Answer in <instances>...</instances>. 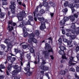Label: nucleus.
Returning a JSON list of instances; mask_svg holds the SVG:
<instances>
[{"label":"nucleus","mask_w":79,"mask_h":79,"mask_svg":"<svg viewBox=\"0 0 79 79\" xmlns=\"http://www.w3.org/2000/svg\"><path fill=\"white\" fill-rule=\"evenodd\" d=\"M0 15H1V16H0L1 18H3V17H4V16H5V13H4L1 12Z\"/></svg>","instance_id":"nucleus-43"},{"label":"nucleus","mask_w":79,"mask_h":79,"mask_svg":"<svg viewBox=\"0 0 79 79\" xmlns=\"http://www.w3.org/2000/svg\"><path fill=\"white\" fill-rule=\"evenodd\" d=\"M46 64V62L45 60H43L42 63H41V65H44Z\"/></svg>","instance_id":"nucleus-53"},{"label":"nucleus","mask_w":79,"mask_h":79,"mask_svg":"<svg viewBox=\"0 0 79 79\" xmlns=\"http://www.w3.org/2000/svg\"><path fill=\"white\" fill-rule=\"evenodd\" d=\"M30 51L31 53H35V51L32 48H30Z\"/></svg>","instance_id":"nucleus-35"},{"label":"nucleus","mask_w":79,"mask_h":79,"mask_svg":"<svg viewBox=\"0 0 79 79\" xmlns=\"http://www.w3.org/2000/svg\"><path fill=\"white\" fill-rule=\"evenodd\" d=\"M62 59H64V60H67V58H66V57L65 56H63V55H62Z\"/></svg>","instance_id":"nucleus-57"},{"label":"nucleus","mask_w":79,"mask_h":79,"mask_svg":"<svg viewBox=\"0 0 79 79\" xmlns=\"http://www.w3.org/2000/svg\"><path fill=\"white\" fill-rule=\"evenodd\" d=\"M61 63H64L65 62V60L64 59H63L62 60H61L60 61Z\"/></svg>","instance_id":"nucleus-59"},{"label":"nucleus","mask_w":79,"mask_h":79,"mask_svg":"<svg viewBox=\"0 0 79 79\" xmlns=\"http://www.w3.org/2000/svg\"><path fill=\"white\" fill-rule=\"evenodd\" d=\"M8 24L9 25H12L13 24V21L12 20H10L8 22Z\"/></svg>","instance_id":"nucleus-54"},{"label":"nucleus","mask_w":79,"mask_h":79,"mask_svg":"<svg viewBox=\"0 0 79 79\" xmlns=\"http://www.w3.org/2000/svg\"><path fill=\"white\" fill-rule=\"evenodd\" d=\"M26 15V14L25 11L24 10H23L22 12L20 13H19L17 16L19 21L20 22L23 21V17H24Z\"/></svg>","instance_id":"nucleus-5"},{"label":"nucleus","mask_w":79,"mask_h":79,"mask_svg":"<svg viewBox=\"0 0 79 79\" xmlns=\"http://www.w3.org/2000/svg\"><path fill=\"white\" fill-rule=\"evenodd\" d=\"M28 18L29 19L28 21H33V17L32 15H29L28 16Z\"/></svg>","instance_id":"nucleus-27"},{"label":"nucleus","mask_w":79,"mask_h":79,"mask_svg":"<svg viewBox=\"0 0 79 79\" xmlns=\"http://www.w3.org/2000/svg\"><path fill=\"white\" fill-rule=\"evenodd\" d=\"M35 34L37 36H39V30H37L35 31Z\"/></svg>","instance_id":"nucleus-37"},{"label":"nucleus","mask_w":79,"mask_h":79,"mask_svg":"<svg viewBox=\"0 0 79 79\" xmlns=\"http://www.w3.org/2000/svg\"><path fill=\"white\" fill-rule=\"evenodd\" d=\"M29 46V45L28 44L22 45V47L23 49H26V48H27Z\"/></svg>","instance_id":"nucleus-31"},{"label":"nucleus","mask_w":79,"mask_h":79,"mask_svg":"<svg viewBox=\"0 0 79 79\" xmlns=\"http://www.w3.org/2000/svg\"><path fill=\"white\" fill-rule=\"evenodd\" d=\"M73 16L74 17V18H78V15L76 14H74L73 15Z\"/></svg>","instance_id":"nucleus-60"},{"label":"nucleus","mask_w":79,"mask_h":79,"mask_svg":"<svg viewBox=\"0 0 79 79\" xmlns=\"http://www.w3.org/2000/svg\"><path fill=\"white\" fill-rule=\"evenodd\" d=\"M3 78H4V76H0V79H3Z\"/></svg>","instance_id":"nucleus-64"},{"label":"nucleus","mask_w":79,"mask_h":79,"mask_svg":"<svg viewBox=\"0 0 79 79\" xmlns=\"http://www.w3.org/2000/svg\"><path fill=\"white\" fill-rule=\"evenodd\" d=\"M10 42V39H6L4 41V43L6 44H8Z\"/></svg>","instance_id":"nucleus-30"},{"label":"nucleus","mask_w":79,"mask_h":79,"mask_svg":"<svg viewBox=\"0 0 79 79\" xmlns=\"http://www.w3.org/2000/svg\"><path fill=\"white\" fill-rule=\"evenodd\" d=\"M49 5H50L52 7H53L54 9H55V8L56 7V5H55V3L52 2H49Z\"/></svg>","instance_id":"nucleus-19"},{"label":"nucleus","mask_w":79,"mask_h":79,"mask_svg":"<svg viewBox=\"0 0 79 79\" xmlns=\"http://www.w3.org/2000/svg\"><path fill=\"white\" fill-rule=\"evenodd\" d=\"M16 58L15 57H13L11 58L10 61L11 63H13V62H15V61L16 60Z\"/></svg>","instance_id":"nucleus-33"},{"label":"nucleus","mask_w":79,"mask_h":79,"mask_svg":"<svg viewBox=\"0 0 79 79\" xmlns=\"http://www.w3.org/2000/svg\"><path fill=\"white\" fill-rule=\"evenodd\" d=\"M65 23V21L64 20H62L59 22V24L61 26H64Z\"/></svg>","instance_id":"nucleus-20"},{"label":"nucleus","mask_w":79,"mask_h":79,"mask_svg":"<svg viewBox=\"0 0 79 79\" xmlns=\"http://www.w3.org/2000/svg\"><path fill=\"white\" fill-rule=\"evenodd\" d=\"M58 45H61L62 44V39L60 38L58 40Z\"/></svg>","instance_id":"nucleus-28"},{"label":"nucleus","mask_w":79,"mask_h":79,"mask_svg":"<svg viewBox=\"0 0 79 79\" xmlns=\"http://www.w3.org/2000/svg\"><path fill=\"white\" fill-rule=\"evenodd\" d=\"M26 56L28 61H31V53H29L27 54Z\"/></svg>","instance_id":"nucleus-22"},{"label":"nucleus","mask_w":79,"mask_h":79,"mask_svg":"<svg viewBox=\"0 0 79 79\" xmlns=\"http://www.w3.org/2000/svg\"><path fill=\"white\" fill-rule=\"evenodd\" d=\"M76 70L77 72H79V67L77 66V67Z\"/></svg>","instance_id":"nucleus-63"},{"label":"nucleus","mask_w":79,"mask_h":79,"mask_svg":"<svg viewBox=\"0 0 79 79\" xmlns=\"http://www.w3.org/2000/svg\"><path fill=\"white\" fill-rule=\"evenodd\" d=\"M7 46L8 47V48H6V50L5 51L6 52H8V51L11 49V48H12V47H13V45H12L11 43H10L7 44Z\"/></svg>","instance_id":"nucleus-10"},{"label":"nucleus","mask_w":79,"mask_h":79,"mask_svg":"<svg viewBox=\"0 0 79 79\" xmlns=\"http://www.w3.org/2000/svg\"><path fill=\"white\" fill-rule=\"evenodd\" d=\"M70 60L69 63V64H70L71 65H75L77 63V62L74 60V57H70Z\"/></svg>","instance_id":"nucleus-8"},{"label":"nucleus","mask_w":79,"mask_h":79,"mask_svg":"<svg viewBox=\"0 0 79 79\" xmlns=\"http://www.w3.org/2000/svg\"><path fill=\"white\" fill-rule=\"evenodd\" d=\"M13 68L15 70H14L12 72L13 77H15V75L18 74V73H21L22 71V68L21 66L19 67L17 65H15L13 66Z\"/></svg>","instance_id":"nucleus-3"},{"label":"nucleus","mask_w":79,"mask_h":79,"mask_svg":"<svg viewBox=\"0 0 79 79\" xmlns=\"http://www.w3.org/2000/svg\"><path fill=\"white\" fill-rule=\"evenodd\" d=\"M63 42H64L65 43H67L68 41V39H66V38H64L63 39Z\"/></svg>","instance_id":"nucleus-51"},{"label":"nucleus","mask_w":79,"mask_h":79,"mask_svg":"<svg viewBox=\"0 0 79 79\" xmlns=\"http://www.w3.org/2000/svg\"><path fill=\"white\" fill-rule=\"evenodd\" d=\"M39 6L42 7V5L40 4L39 6H37L35 10L33 12V14H34V16H36L37 18H38V19L39 21H41V26L40 27V30H44L46 28V26H45V23H47V20L45 19L43 17L40 18L41 16V15L39 13H37L39 12L38 8H39Z\"/></svg>","instance_id":"nucleus-1"},{"label":"nucleus","mask_w":79,"mask_h":79,"mask_svg":"<svg viewBox=\"0 0 79 79\" xmlns=\"http://www.w3.org/2000/svg\"><path fill=\"white\" fill-rule=\"evenodd\" d=\"M32 41L34 43H35V44H36L37 42V40L35 39V38L32 39Z\"/></svg>","instance_id":"nucleus-42"},{"label":"nucleus","mask_w":79,"mask_h":79,"mask_svg":"<svg viewBox=\"0 0 79 79\" xmlns=\"http://www.w3.org/2000/svg\"><path fill=\"white\" fill-rule=\"evenodd\" d=\"M41 15H43L44 13H45V10L44 9H41L39 11Z\"/></svg>","instance_id":"nucleus-34"},{"label":"nucleus","mask_w":79,"mask_h":79,"mask_svg":"<svg viewBox=\"0 0 79 79\" xmlns=\"http://www.w3.org/2000/svg\"><path fill=\"white\" fill-rule=\"evenodd\" d=\"M72 42H73V40H70L67 41V44L68 45H70V44H71Z\"/></svg>","instance_id":"nucleus-36"},{"label":"nucleus","mask_w":79,"mask_h":79,"mask_svg":"<svg viewBox=\"0 0 79 79\" xmlns=\"http://www.w3.org/2000/svg\"><path fill=\"white\" fill-rule=\"evenodd\" d=\"M68 10L67 8H65L62 11L63 12L64 15H66V13L68 12Z\"/></svg>","instance_id":"nucleus-24"},{"label":"nucleus","mask_w":79,"mask_h":79,"mask_svg":"<svg viewBox=\"0 0 79 79\" xmlns=\"http://www.w3.org/2000/svg\"><path fill=\"white\" fill-rule=\"evenodd\" d=\"M70 37H71V39L72 40H74V39L76 37V35H71V36H70Z\"/></svg>","instance_id":"nucleus-41"},{"label":"nucleus","mask_w":79,"mask_h":79,"mask_svg":"<svg viewBox=\"0 0 79 79\" xmlns=\"http://www.w3.org/2000/svg\"><path fill=\"white\" fill-rule=\"evenodd\" d=\"M68 71L67 69H66L63 70H62L60 71V74H61V75H63V76H64V75H65L66 73L68 72Z\"/></svg>","instance_id":"nucleus-16"},{"label":"nucleus","mask_w":79,"mask_h":79,"mask_svg":"<svg viewBox=\"0 0 79 79\" xmlns=\"http://www.w3.org/2000/svg\"><path fill=\"white\" fill-rule=\"evenodd\" d=\"M45 75L47 77L48 79H50V77H49V75L48 73H46Z\"/></svg>","instance_id":"nucleus-61"},{"label":"nucleus","mask_w":79,"mask_h":79,"mask_svg":"<svg viewBox=\"0 0 79 79\" xmlns=\"http://www.w3.org/2000/svg\"><path fill=\"white\" fill-rule=\"evenodd\" d=\"M31 21H27V22H25V26L27 24L28 25H31Z\"/></svg>","instance_id":"nucleus-49"},{"label":"nucleus","mask_w":79,"mask_h":79,"mask_svg":"<svg viewBox=\"0 0 79 79\" xmlns=\"http://www.w3.org/2000/svg\"><path fill=\"white\" fill-rule=\"evenodd\" d=\"M68 6L71 9L74 8V4L73 3L70 4H69Z\"/></svg>","instance_id":"nucleus-25"},{"label":"nucleus","mask_w":79,"mask_h":79,"mask_svg":"<svg viewBox=\"0 0 79 79\" xmlns=\"http://www.w3.org/2000/svg\"><path fill=\"white\" fill-rule=\"evenodd\" d=\"M74 7H75L77 8H79V4H74Z\"/></svg>","instance_id":"nucleus-46"},{"label":"nucleus","mask_w":79,"mask_h":79,"mask_svg":"<svg viewBox=\"0 0 79 79\" xmlns=\"http://www.w3.org/2000/svg\"><path fill=\"white\" fill-rule=\"evenodd\" d=\"M59 48L60 50H66V47L63 46H60L59 47Z\"/></svg>","instance_id":"nucleus-26"},{"label":"nucleus","mask_w":79,"mask_h":79,"mask_svg":"<svg viewBox=\"0 0 79 79\" xmlns=\"http://www.w3.org/2000/svg\"><path fill=\"white\" fill-rule=\"evenodd\" d=\"M21 6H23L24 7V8H26V5H25V4H24V3H23L22 4Z\"/></svg>","instance_id":"nucleus-62"},{"label":"nucleus","mask_w":79,"mask_h":79,"mask_svg":"<svg viewBox=\"0 0 79 79\" xmlns=\"http://www.w3.org/2000/svg\"><path fill=\"white\" fill-rule=\"evenodd\" d=\"M75 23H74L72 24L71 28L72 29H74L72 30L71 32L73 34H76L77 35V34H79V27H77V29H78L77 31H76V29H74L75 28H76Z\"/></svg>","instance_id":"nucleus-7"},{"label":"nucleus","mask_w":79,"mask_h":79,"mask_svg":"<svg viewBox=\"0 0 79 79\" xmlns=\"http://www.w3.org/2000/svg\"><path fill=\"white\" fill-rule=\"evenodd\" d=\"M2 5H7V3L6 2V1H2Z\"/></svg>","instance_id":"nucleus-48"},{"label":"nucleus","mask_w":79,"mask_h":79,"mask_svg":"<svg viewBox=\"0 0 79 79\" xmlns=\"http://www.w3.org/2000/svg\"><path fill=\"white\" fill-rule=\"evenodd\" d=\"M69 19L72 21H74L75 20V18L73 15H71L69 17Z\"/></svg>","instance_id":"nucleus-21"},{"label":"nucleus","mask_w":79,"mask_h":79,"mask_svg":"<svg viewBox=\"0 0 79 79\" xmlns=\"http://www.w3.org/2000/svg\"><path fill=\"white\" fill-rule=\"evenodd\" d=\"M13 27L10 26L9 25H8V27L7 28V30L9 31V32H11L12 30H13Z\"/></svg>","instance_id":"nucleus-17"},{"label":"nucleus","mask_w":79,"mask_h":79,"mask_svg":"<svg viewBox=\"0 0 79 79\" xmlns=\"http://www.w3.org/2000/svg\"><path fill=\"white\" fill-rule=\"evenodd\" d=\"M44 70L45 71H48V67L47 66H44Z\"/></svg>","instance_id":"nucleus-58"},{"label":"nucleus","mask_w":79,"mask_h":79,"mask_svg":"<svg viewBox=\"0 0 79 79\" xmlns=\"http://www.w3.org/2000/svg\"><path fill=\"white\" fill-rule=\"evenodd\" d=\"M63 20H64L65 21V22L66 23V21H68V20H69V18L67 17H65L63 19Z\"/></svg>","instance_id":"nucleus-39"},{"label":"nucleus","mask_w":79,"mask_h":79,"mask_svg":"<svg viewBox=\"0 0 79 79\" xmlns=\"http://www.w3.org/2000/svg\"><path fill=\"white\" fill-rule=\"evenodd\" d=\"M28 42L30 44H32V39H29L28 40Z\"/></svg>","instance_id":"nucleus-52"},{"label":"nucleus","mask_w":79,"mask_h":79,"mask_svg":"<svg viewBox=\"0 0 79 79\" xmlns=\"http://www.w3.org/2000/svg\"><path fill=\"white\" fill-rule=\"evenodd\" d=\"M40 5H42V6L41 7H40V6H39V7L38 8V9H39V8H40L42 7V6H43H43H45V7L48 6V2L44 1L43 2V3H41L39 6H38L36 7V8H37V6H40Z\"/></svg>","instance_id":"nucleus-11"},{"label":"nucleus","mask_w":79,"mask_h":79,"mask_svg":"<svg viewBox=\"0 0 79 79\" xmlns=\"http://www.w3.org/2000/svg\"><path fill=\"white\" fill-rule=\"evenodd\" d=\"M41 70H44L45 69V66L42 65L40 67Z\"/></svg>","instance_id":"nucleus-38"},{"label":"nucleus","mask_w":79,"mask_h":79,"mask_svg":"<svg viewBox=\"0 0 79 79\" xmlns=\"http://www.w3.org/2000/svg\"><path fill=\"white\" fill-rule=\"evenodd\" d=\"M34 37H35V33L34 32H32L28 36V39H32L34 38Z\"/></svg>","instance_id":"nucleus-14"},{"label":"nucleus","mask_w":79,"mask_h":79,"mask_svg":"<svg viewBox=\"0 0 79 79\" xmlns=\"http://www.w3.org/2000/svg\"><path fill=\"white\" fill-rule=\"evenodd\" d=\"M12 57L11 56H8L7 57V59L8 61H11V59Z\"/></svg>","instance_id":"nucleus-50"},{"label":"nucleus","mask_w":79,"mask_h":79,"mask_svg":"<svg viewBox=\"0 0 79 79\" xmlns=\"http://www.w3.org/2000/svg\"><path fill=\"white\" fill-rule=\"evenodd\" d=\"M24 69L27 72H29L30 71V61H29L28 62L27 67H25L24 68Z\"/></svg>","instance_id":"nucleus-13"},{"label":"nucleus","mask_w":79,"mask_h":79,"mask_svg":"<svg viewBox=\"0 0 79 79\" xmlns=\"http://www.w3.org/2000/svg\"><path fill=\"white\" fill-rule=\"evenodd\" d=\"M66 35L67 37H70L71 36V33L70 32H68L66 34Z\"/></svg>","instance_id":"nucleus-47"},{"label":"nucleus","mask_w":79,"mask_h":79,"mask_svg":"<svg viewBox=\"0 0 79 79\" xmlns=\"http://www.w3.org/2000/svg\"><path fill=\"white\" fill-rule=\"evenodd\" d=\"M45 50H47L48 51H45L43 52V54L44 55L45 58H47L50 55V52L53 53V48H52L50 45L48 43H45Z\"/></svg>","instance_id":"nucleus-2"},{"label":"nucleus","mask_w":79,"mask_h":79,"mask_svg":"<svg viewBox=\"0 0 79 79\" xmlns=\"http://www.w3.org/2000/svg\"><path fill=\"white\" fill-rule=\"evenodd\" d=\"M12 64H9L8 67H7V71H8L9 72H10V71H11V70L12 69V68L13 67L12 66Z\"/></svg>","instance_id":"nucleus-15"},{"label":"nucleus","mask_w":79,"mask_h":79,"mask_svg":"<svg viewBox=\"0 0 79 79\" xmlns=\"http://www.w3.org/2000/svg\"><path fill=\"white\" fill-rule=\"evenodd\" d=\"M62 32L63 34L64 35L65 34V30L64 29H62Z\"/></svg>","instance_id":"nucleus-56"},{"label":"nucleus","mask_w":79,"mask_h":79,"mask_svg":"<svg viewBox=\"0 0 79 79\" xmlns=\"http://www.w3.org/2000/svg\"><path fill=\"white\" fill-rule=\"evenodd\" d=\"M59 53L60 55H63L64 54V50H60L59 52Z\"/></svg>","instance_id":"nucleus-32"},{"label":"nucleus","mask_w":79,"mask_h":79,"mask_svg":"<svg viewBox=\"0 0 79 79\" xmlns=\"http://www.w3.org/2000/svg\"><path fill=\"white\" fill-rule=\"evenodd\" d=\"M23 31V36L24 37L26 38L27 37L28 35L29 34L27 32V28L26 27H24V28L22 29Z\"/></svg>","instance_id":"nucleus-9"},{"label":"nucleus","mask_w":79,"mask_h":79,"mask_svg":"<svg viewBox=\"0 0 79 79\" xmlns=\"http://www.w3.org/2000/svg\"><path fill=\"white\" fill-rule=\"evenodd\" d=\"M19 53L20 54V59L21 61H23V57H24V52H22L21 51H19Z\"/></svg>","instance_id":"nucleus-12"},{"label":"nucleus","mask_w":79,"mask_h":79,"mask_svg":"<svg viewBox=\"0 0 79 79\" xmlns=\"http://www.w3.org/2000/svg\"><path fill=\"white\" fill-rule=\"evenodd\" d=\"M20 51V50H18V49H15L14 52H15V54H17L18 53H19V51Z\"/></svg>","instance_id":"nucleus-40"},{"label":"nucleus","mask_w":79,"mask_h":79,"mask_svg":"<svg viewBox=\"0 0 79 79\" xmlns=\"http://www.w3.org/2000/svg\"><path fill=\"white\" fill-rule=\"evenodd\" d=\"M38 61H37L36 60H35L34 62V63L35 64V65L37 64H39V63H40V56L39 55L38 56Z\"/></svg>","instance_id":"nucleus-18"},{"label":"nucleus","mask_w":79,"mask_h":79,"mask_svg":"<svg viewBox=\"0 0 79 79\" xmlns=\"http://www.w3.org/2000/svg\"><path fill=\"white\" fill-rule=\"evenodd\" d=\"M69 5V2L68 1H65L64 3V6L65 7H67Z\"/></svg>","instance_id":"nucleus-29"},{"label":"nucleus","mask_w":79,"mask_h":79,"mask_svg":"<svg viewBox=\"0 0 79 79\" xmlns=\"http://www.w3.org/2000/svg\"><path fill=\"white\" fill-rule=\"evenodd\" d=\"M0 68H1V69H5V67L4 65L1 64L0 65Z\"/></svg>","instance_id":"nucleus-44"},{"label":"nucleus","mask_w":79,"mask_h":79,"mask_svg":"<svg viewBox=\"0 0 79 79\" xmlns=\"http://www.w3.org/2000/svg\"><path fill=\"white\" fill-rule=\"evenodd\" d=\"M75 51L76 52H78L79 51V46H77L76 48Z\"/></svg>","instance_id":"nucleus-45"},{"label":"nucleus","mask_w":79,"mask_h":79,"mask_svg":"<svg viewBox=\"0 0 79 79\" xmlns=\"http://www.w3.org/2000/svg\"><path fill=\"white\" fill-rule=\"evenodd\" d=\"M69 71H72L73 72H75V69L73 68H72L69 69Z\"/></svg>","instance_id":"nucleus-55"},{"label":"nucleus","mask_w":79,"mask_h":79,"mask_svg":"<svg viewBox=\"0 0 79 79\" xmlns=\"http://www.w3.org/2000/svg\"><path fill=\"white\" fill-rule=\"evenodd\" d=\"M25 24L26 21L25 20H23L22 22L18 21L16 23V25L17 27H21L22 29L24 27H26Z\"/></svg>","instance_id":"nucleus-6"},{"label":"nucleus","mask_w":79,"mask_h":79,"mask_svg":"<svg viewBox=\"0 0 79 79\" xmlns=\"http://www.w3.org/2000/svg\"><path fill=\"white\" fill-rule=\"evenodd\" d=\"M11 5L9 6V8L11 9V13L13 14L12 15L10 16V18H13L15 16V8H16V4L15 2H11Z\"/></svg>","instance_id":"nucleus-4"},{"label":"nucleus","mask_w":79,"mask_h":79,"mask_svg":"<svg viewBox=\"0 0 79 79\" xmlns=\"http://www.w3.org/2000/svg\"><path fill=\"white\" fill-rule=\"evenodd\" d=\"M1 49L2 50H4V52H5L6 50H5V49H6V46L4 44H1Z\"/></svg>","instance_id":"nucleus-23"}]
</instances>
